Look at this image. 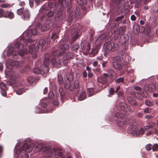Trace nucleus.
<instances>
[{"instance_id":"nucleus-1","label":"nucleus","mask_w":158,"mask_h":158,"mask_svg":"<svg viewBox=\"0 0 158 158\" xmlns=\"http://www.w3.org/2000/svg\"><path fill=\"white\" fill-rule=\"evenodd\" d=\"M37 32L36 28L26 30L23 34V35L18 39L15 44V47L19 50V53L21 56L24 55L27 52L26 50L25 46L27 45L25 43V40L29 43L32 42L30 38L32 35H35L37 34Z\"/></svg>"},{"instance_id":"nucleus-2","label":"nucleus","mask_w":158,"mask_h":158,"mask_svg":"<svg viewBox=\"0 0 158 158\" xmlns=\"http://www.w3.org/2000/svg\"><path fill=\"white\" fill-rule=\"evenodd\" d=\"M27 42L26 41V40H25V43L27 45L25 46L26 50L27 51V52L24 55L21 56L20 55L19 53V50H18L17 48H16L15 47V45L14 46V48L13 46H8V50L7 52V55L8 56H10V55H12L13 56H15L17 55H18L19 53V55L21 56H23L25 54H27L28 52L29 53H32L33 51H37L38 50L39 47L38 44H37V46L34 48V44H32L30 45L29 47V52L27 50L26 47L27 46ZM27 43H28L27 42Z\"/></svg>"},{"instance_id":"nucleus-3","label":"nucleus","mask_w":158,"mask_h":158,"mask_svg":"<svg viewBox=\"0 0 158 158\" xmlns=\"http://www.w3.org/2000/svg\"><path fill=\"white\" fill-rule=\"evenodd\" d=\"M73 56L71 53H68L64 54L62 56V59L60 58L58 60L59 61H57L55 58H53L51 60V62L54 66L56 67H60L62 65H65L69 62Z\"/></svg>"},{"instance_id":"nucleus-4","label":"nucleus","mask_w":158,"mask_h":158,"mask_svg":"<svg viewBox=\"0 0 158 158\" xmlns=\"http://www.w3.org/2000/svg\"><path fill=\"white\" fill-rule=\"evenodd\" d=\"M18 65L19 66V67L21 66L20 63L18 61H14L10 59L7 60L6 62V66L7 69L5 71L6 76L7 77H9L11 79H13L14 77L15 73L11 70H9L8 69H12L11 68H10V66L12 67V66H17Z\"/></svg>"},{"instance_id":"nucleus-5","label":"nucleus","mask_w":158,"mask_h":158,"mask_svg":"<svg viewBox=\"0 0 158 158\" xmlns=\"http://www.w3.org/2000/svg\"><path fill=\"white\" fill-rule=\"evenodd\" d=\"M139 125L136 123H132L128 127L127 131L128 133L131 134L134 136H138L139 135H142L144 133L143 128H138Z\"/></svg>"},{"instance_id":"nucleus-6","label":"nucleus","mask_w":158,"mask_h":158,"mask_svg":"<svg viewBox=\"0 0 158 158\" xmlns=\"http://www.w3.org/2000/svg\"><path fill=\"white\" fill-rule=\"evenodd\" d=\"M45 153L43 158H63L64 157L61 151L55 148L48 149L45 152Z\"/></svg>"},{"instance_id":"nucleus-7","label":"nucleus","mask_w":158,"mask_h":158,"mask_svg":"<svg viewBox=\"0 0 158 158\" xmlns=\"http://www.w3.org/2000/svg\"><path fill=\"white\" fill-rule=\"evenodd\" d=\"M49 64V61L48 59L46 58L44 60V64L41 65V68H35L33 70V72L35 73H40L43 75L47 73L49 71L48 66Z\"/></svg>"},{"instance_id":"nucleus-8","label":"nucleus","mask_w":158,"mask_h":158,"mask_svg":"<svg viewBox=\"0 0 158 158\" xmlns=\"http://www.w3.org/2000/svg\"><path fill=\"white\" fill-rule=\"evenodd\" d=\"M69 77H68V75H66L67 79L65 81L64 83V87L65 89H69L70 91H72L74 89V82L73 81V77L71 74L69 75Z\"/></svg>"},{"instance_id":"nucleus-9","label":"nucleus","mask_w":158,"mask_h":158,"mask_svg":"<svg viewBox=\"0 0 158 158\" xmlns=\"http://www.w3.org/2000/svg\"><path fill=\"white\" fill-rule=\"evenodd\" d=\"M102 47L104 50L112 52L116 51L118 49L117 44L112 42H106L103 45Z\"/></svg>"},{"instance_id":"nucleus-10","label":"nucleus","mask_w":158,"mask_h":158,"mask_svg":"<svg viewBox=\"0 0 158 158\" xmlns=\"http://www.w3.org/2000/svg\"><path fill=\"white\" fill-rule=\"evenodd\" d=\"M114 109L116 111H120L122 110L124 112H127L131 110V108L130 106L125 103L122 102L119 104L118 106H115L114 107Z\"/></svg>"},{"instance_id":"nucleus-11","label":"nucleus","mask_w":158,"mask_h":158,"mask_svg":"<svg viewBox=\"0 0 158 158\" xmlns=\"http://www.w3.org/2000/svg\"><path fill=\"white\" fill-rule=\"evenodd\" d=\"M81 52H82L85 55H86L90 49V44L85 40L83 41L81 44Z\"/></svg>"},{"instance_id":"nucleus-12","label":"nucleus","mask_w":158,"mask_h":158,"mask_svg":"<svg viewBox=\"0 0 158 158\" xmlns=\"http://www.w3.org/2000/svg\"><path fill=\"white\" fill-rule=\"evenodd\" d=\"M144 89L145 90L149 92H153L155 90L158 92V82L156 83L155 85L153 84H146L144 86Z\"/></svg>"},{"instance_id":"nucleus-13","label":"nucleus","mask_w":158,"mask_h":158,"mask_svg":"<svg viewBox=\"0 0 158 158\" xmlns=\"http://www.w3.org/2000/svg\"><path fill=\"white\" fill-rule=\"evenodd\" d=\"M149 128H152L154 131L155 133L156 134L157 131L158 126H157L155 123L153 122H150L149 123V126H145L143 128L144 132L148 131Z\"/></svg>"},{"instance_id":"nucleus-14","label":"nucleus","mask_w":158,"mask_h":158,"mask_svg":"<svg viewBox=\"0 0 158 158\" xmlns=\"http://www.w3.org/2000/svg\"><path fill=\"white\" fill-rule=\"evenodd\" d=\"M30 146H32L33 148H35V151L36 152H38L43 150L44 148V144L42 143L38 144L37 143H32L29 144Z\"/></svg>"},{"instance_id":"nucleus-15","label":"nucleus","mask_w":158,"mask_h":158,"mask_svg":"<svg viewBox=\"0 0 158 158\" xmlns=\"http://www.w3.org/2000/svg\"><path fill=\"white\" fill-rule=\"evenodd\" d=\"M50 39L49 38H47L45 39H41L38 44L39 45L42 47H43L45 45H47L48 43L50 42Z\"/></svg>"},{"instance_id":"nucleus-16","label":"nucleus","mask_w":158,"mask_h":158,"mask_svg":"<svg viewBox=\"0 0 158 158\" xmlns=\"http://www.w3.org/2000/svg\"><path fill=\"white\" fill-rule=\"evenodd\" d=\"M30 17V15L28 9H26L23 12L22 19L25 20H28Z\"/></svg>"},{"instance_id":"nucleus-17","label":"nucleus","mask_w":158,"mask_h":158,"mask_svg":"<svg viewBox=\"0 0 158 158\" xmlns=\"http://www.w3.org/2000/svg\"><path fill=\"white\" fill-rule=\"evenodd\" d=\"M128 39L129 38L127 36H124L122 35L120 37L119 42L123 45L126 44L128 41Z\"/></svg>"},{"instance_id":"nucleus-18","label":"nucleus","mask_w":158,"mask_h":158,"mask_svg":"<svg viewBox=\"0 0 158 158\" xmlns=\"http://www.w3.org/2000/svg\"><path fill=\"white\" fill-rule=\"evenodd\" d=\"M108 35V33L103 34L100 35L98 38L96 42L99 44L101 42L104 40Z\"/></svg>"},{"instance_id":"nucleus-19","label":"nucleus","mask_w":158,"mask_h":158,"mask_svg":"<svg viewBox=\"0 0 158 158\" xmlns=\"http://www.w3.org/2000/svg\"><path fill=\"white\" fill-rule=\"evenodd\" d=\"M117 111L115 115L117 117L121 118L123 119L126 118V114L124 113H122L121 112H119Z\"/></svg>"},{"instance_id":"nucleus-20","label":"nucleus","mask_w":158,"mask_h":158,"mask_svg":"<svg viewBox=\"0 0 158 158\" xmlns=\"http://www.w3.org/2000/svg\"><path fill=\"white\" fill-rule=\"evenodd\" d=\"M99 49L98 47L96 46L95 48H92L91 51L90 52L89 54L91 56H94L96 55L98 52Z\"/></svg>"},{"instance_id":"nucleus-21","label":"nucleus","mask_w":158,"mask_h":158,"mask_svg":"<svg viewBox=\"0 0 158 158\" xmlns=\"http://www.w3.org/2000/svg\"><path fill=\"white\" fill-rule=\"evenodd\" d=\"M86 94L85 91L82 90L80 94V101H82L86 98Z\"/></svg>"},{"instance_id":"nucleus-22","label":"nucleus","mask_w":158,"mask_h":158,"mask_svg":"<svg viewBox=\"0 0 158 158\" xmlns=\"http://www.w3.org/2000/svg\"><path fill=\"white\" fill-rule=\"evenodd\" d=\"M49 24V23L48 22L46 24H44L41 27V31H44L49 29L50 28Z\"/></svg>"},{"instance_id":"nucleus-23","label":"nucleus","mask_w":158,"mask_h":158,"mask_svg":"<svg viewBox=\"0 0 158 158\" xmlns=\"http://www.w3.org/2000/svg\"><path fill=\"white\" fill-rule=\"evenodd\" d=\"M118 3V2L116 0H112L110 3V7L112 8H114L116 6Z\"/></svg>"},{"instance_id":"nucleus-24","label":"nucleus","mask_w":158,"mask_h":158,"mask_svg":"<svg viewBox=\"0 0 158 158\" xmlns=\"http://www.w3.org/2000/svg\"><path fill=\"white\" fill-rule=\"evenodd\" d=\"M127 100L128 102L131 104L135 105L136 104V102L134 98L131 97H127Z\"/></svg>"},{"instance_id":"nucleus-25","label":"nucleus","mask_w":158,"mask_h":158,"mask_svg":"<svg viewBox=\"0 0 158 158\" xmlns=\"http://www.w3.org/2000/svg\"><path fill=\"white\" fill-rule=\"evenodd\" d=\"M112 64L113 67L117 69H120L121 68V65L117 62H113Z\"/></svg>"},{"instance_id":"nucleus-26","label":"nucleus","mask_w":158,"mask_h":158,"mask_svg":"<svg viewBox=\"0 0 158 158\" xmlns=\"http://www.w3.org/2000/svg\"><path fill=\"white\" fill-rule=\"evenodd\" d=\"M142 0H137L136 2V5L137 6H138L141 3ZM143 4H145L149 2L150 0H142Z\"/></svg>"},{"instance_id":"nucleus-27","label":"nucleus","mask_w":158,"mask_h":158,"mask_svg":"<svg viewBox=\"0 0 158 158\" xmlns=\"http://www.w3.org/2000/svg\"><path fill=\"white\" fill-rule=\"evenodd\" d=\"M94 88H90L87 89V94L90 97L94 95Z\"/></svg>"},{"instance_id":"nucleus-28","label":"nucleus","mask_w":158,"mask_h":158,"mask_svg":"<svg viewBox=\"0 0 158 158\" xmlns=\"http://www.w3.org/2000/svg\"><path fill=\"white\" fill-rule=\"evenodd\" d=\"M69 45L66 43H64L60 46V48L62 49H67L69 48Z\"/></svg>"},{"instance_id":"nucleus-29","label":"nucleus","mask_w":158,"mask_h":158,"mask_svg":"<svg viewBox=\"0 0 158 158\" xmlns=\"http://www.w3.org/2000/svg\"><path fill=\"white\" fill-rule=\"evenodd\" d=\"M25 89L24 88H19L16 91V93L18 95H20L25 92Z\"/></svg>"},{"instance_id":"nucleus-30","label":"nucleus","mask_w":158,"mask_h":158,"mask_svg":"<svg viewBox=\"0 0 158 158\" xmlns=\"http://www.w3.org/2000/svg\"><path fill=\"white\" fill-rule=\"evenodd\" d=\"M58 81L59 84L61 85L63 84V80L61 75L58 74Z\"/></svg>"},{"instance_id":"nucleus-31","label":"nucleus","mask_w":158,"mask_h":158,"mask_svg":"<svg viewBox=\"0 0 158 158\" xmlns=\"http://www.w3.org/2000/svg\"><path fill=\"white\" fill-rule=\"evenodd\" d=\"M62 14V12L60 10L58 11L55 16L56 20H57L61 16Z\"/></svg>"},{"instance_id":"nucleus-32","label":"nucleus","mask_w":158,"mask_h":158,"mask_svg":"<svg viewBox=\"0 0 158 158\" xmlns=\"http://www.w3.org/2000/svg\"><path fill=\"white\" fill-rule=\"evenodd\" d=\"M73 50L77 52L79 48V45L78 44H75L73 45L72 47Z\"/></svg>"},{"instance_id":"nucleus-33","label":"nucleus","mask_w":158,"mask_h":158,"mask_svg":"<svg viewBox=\"0 0 158 158\" xmlns=\"http://www.w3.org/2000/svg\"><path fill=\"white\" fill-rule=\"evenodd\" d=\"M24 9L23 8H20L18 9L17 10V13L18 15H21L23 14V13L24 12Z\"/></svg>"},{"instance_id":"nucleus-34","label":"nucleus","mask_w":158,"mask_h":158,"mask_svg":"<svg viewBox=\"0 0 158 158\" xmlns=\"http://www.w3.org/2000/svg\"><path fill=\"white\" fill-rule=\"evenodd\" d=\"M46 112L45 111V112H43V111H42L41 109L39 107H38L36 108L35 110V112L38 113H48V111L47 110H46Z\"/></svg>"},{"instance_id":"nucleus-35","label":"nucleus","mask_w":158,"mask_h":158,"mask_svg":"<svg viewBox=\"0 0 158 158\" xmlns=\"http://www.w3.org/2000/svg\"><path fill=\"white\" fill-rule=\"evenodd\" d=\"M112 59L113 61V62H117L120 61L121 60V58L119 56H117L113 57Z\"/></svg>"},{"instance_id":"nucleus-36","label":"nucleus","mask_w":158,"mask_h":158,"mask_svg":"<svg viewBox=\"0 0 158 158\" xmlns=\"http://www.w3.org/2000/svg\"><path fill=\"white\" fill-rule=\"evenodd\" d=\"M0 87L1 89H7L6 85L3 82L0 83Z\"/></svg>"},{"instance_id":"nucleus-37","label":"nucleus","mask_w":158,"mask_h":158,"mask_svg":"<svg viewBox=\"0 0 158 158\" xmlns=\"http://www.w3.org/2000/svg\"><path fill=\"white\" fill-rule=\"evenodd\" d=\"M145 104L147 106H151L153 105V103L148 100H145Z\"/></svg>"},{"instance_id":"nucleus-38","label":"nucleus","mask_w":158,"mask_h":158,"mask_svg":"<svg viewBox=\"0 0 158 158\" xmlns=\"http://www.w3.org/2000/svg\"><path fill=\"white\" fill-rule=\"evenodd\" d=\"M40 105L44 108L47 107V104L46 102V100H44V101H40Z\"/></svg>"},{"instance_id":"nucleus-39","label":"nucleus","mask_w":158,"mask_h":158,"mask_svg":"<svg viewBox=\"0 0 158 158\" xmlns=\"http://www.w3.org/2000/svg\"><path fill=\"white\" fill-rule=\"evenodd\" d=\"M28 82L30 83H33L35 81L34 78L31 77H28L27 78Z\"/></svg>"},{"instance_id":"nucleus-40","label":"nucleus","mask_w":158,"mask_h":158,"mask_svg":"<svg viewBox=\"0 0 158 158\" xmlns=\"http://www.w3.org/2000/svg\"><path fill=\"white\" fill-rule=\"evenodd\" d=\"M59 92L61 96L63 97L64 95V92L63 88H60L59 89Z\"/></svg>"},{"instance_id":"nucleus-41","label":"nucleus","mask_w":158,"mask_h":158,"mask_svg":"<svg viewBox=\"0 0 158 158\" xmlns=\"http://www.w3.org/2000/svg\"><path fill=\"white\" fill-rule=\"evenodd\" d=\"M108 73L111 76L113 77L115 74L114 71L111 69H109L107 70Z\"/></svg>"},{"instance_id":"nucleus-42","label":"nucleus","mask_w":158,"mask_h":158,"mask_svg":"<svg viewBox=\"0 0 158 158\" xmlns=\"http://www.w3.org/2000/svg\"><path fill=\"white\" fill-rule=\"evenodd\" d=\"M11 6V5L7 3H5L1 5V7L2 8L9 7Z\"/></svg>"},{"instance_id":"nucleus-43","label":"nucleus","mask_w":158,"mask_h":158,"mask_svg":"<svg viewBox=\"0 0 158 158\" xmlns=\"http://www.w3.org/2000/svg\"><path fill=\"white\" fill-rule=\"evenodd\" d=\"M152 148L153 151H157L158 150V144H155L153 146H152Z\"/></svg>"},{"instance_id":"nucleus-44","label":"nucleus","mask_w":158,"mask_h":158,"mask_svg":"<svg viewBox=\"0 0 158 158\" xmlns=\"http://www.w3.org/2000/svg\"><path fill=\"white\" fill-rule=\"evenodd\" d=\"M5 17H8L10 19H12L14 17V15L12 12H10L9 13L7 16H5Z\"/></svg>"},{"instance_id":"nucleus-45","label":"nucleus","mask_w":158,"mask_h":158,"mask_svg":"<svg viewBox=\"0 0 158 158\" xmlns=\"http://www.w3.org/2000/svg\"><path fill=\"white\" fill-rule=\"evenodd\" d=\"M48 97L50 99H53V98L54 97V95L52 91H51L49 92L48 94Z\"/></svg>"},{"instance_id":"nucleus-46","label":"nucleus","mask_w":158,"mask_h":158,"mask_svg":"<svg viewBox=\"0 0 158 158\" xmlns=\"http://www.w3.org/2000/svg\"><path fill=\"white\" fill-rule=\"evenodd\" d=\"M152 111V109L151 108H147L144 110V112L146 113H151Z\"/></svg>"},{"instance_id":"nucleus-47","label":"nucleus","mask_w":158,"mask_h":158,"mask_svg":"<svg viewBox=\"0 0 158 158\" xmlns=\"http://www.w3.org/2000/svg\"><path fill=\"white\" fill-rule=\"evenodd\" d=\"M46 10V7L45 6H42L40 10V11H41L42 13H44L45 12Z\"/></svg>"},{"instance_id":"nucleus-48","label":"nucleus","mask_w":158,"mask_h":158,"mask_svg":"<svg viewBox=\"0 0 158 158\" xmlns=\"http://www.w3.org/2000/svg\"><path fill=\"white\" fill-rule=\"evenodd\" d=\"M58 36V34L57 33H54L52 34L51 38L53 40H54L56 39Z\"/></svg>"},{"instance_id":"nucleus-49","label":"nucleus","mask_w":158,"mask_h":158,"mask_svg":"<svg viewBox=\"0 0 158 158\" xmlns=\"http://www.w3.org/2000/svg\"><path fill=\"white\" fill-rule=\"evenodd\" d=\"M6 89H1V90L2 95L4 97H5L6 95Z\"/></svg>"},{"instance_id":"nucleus-50","label":"nucleus","mask_w":158,"mask_h":158,"mask_svg":"<svg viewBox=\"0 0 158 158\" xmlns=\"http://www.w3.org/2000/svg\"><path fill=\"white\" fill-rule=\"evenodd\" d=\"M145 148L147 150L149 151L152 148V145L151 144H148L145 146Z\"/></svg>"},{"instance_id":"nucleus-51","label":"nucleus","mask_w":158,"mask_h":158,"mask_svg":"<svg viewBox=\"0 0 158 158\" xmlns=\"http://www.w3.org/2000/svg\"><path fill=\"white\" fill-rule=\"evenodd\" d=\"M124 79L123 77H120L118 79H117L115 81V82L116 83H119L120 82H123V81Z\"/></svg>"},{"instance_id":"nucleus-52","label":"nucleus","mask_w":158,"mask_h":158,"mask_svg":"<svg viewBox=\"0 0 158 158\" xmlns=\"http://www.w3.org/2000/svg\"><path fill=\"white\" fill-rule=\"evenodd\" d=\"M4 11L3 10L0 8V18H2L3 17H5L3 15Z\"/></svg>"},{"instance_id":"nucleus-53","label":"nucleus","mask_w":158,"mask_h":158,"mask_svg":"<svg viewBox=\"0 0 158 158\" xmlns=\"http://www.w3.org/2000/svg\"><path fill=\"white\" fill-rule=\"evenodd\" d=\"M124 17V16L123 15H122V16H119L116 18V20L118 22L119 21L122 19Z\"/></svg>"},{"instance_id":"nucleus-54","label":"nucleus","mask_w":158,"mask_h":158,"mask_svg":"<svg viewBox=\"0 0 158 158\" xmlns=\"http://www.w3.org/2000/svg\"><path fill=\"white\" fill-rule=\"evenodd\" d=\"M114 92V88H112L110 89L109 93L111 95H113Z\"/></svg>"},{"instance_id":"nucleus-55","label":"nucleus","mask_w":158,"mask_h":158,"mask_svg":"<svg viewBox=\"0 0 158 158\" xmlns=\"http://www.w3.org/2000/svg\"><path fill=\"white\" fill-rule=\"evenodd\" d=\"M86 3V0H80V5H85Z\"/></svg>"},{"instance_id":"nucleus-56","label":"nucleus","mask_w":158,"mask_h":158,"mask_svg":"<svg viewBox=\"0 0 158 158\" xmlns=\"http://www.w3.org/2000/svg\"><path fill=\"white\" fill-rule=\"evenodd\" d=\"M54 15V13L52 11H50L48 14L47 16L48 17H50L53 16Z\"/></svg>"},{"instance_id":"nucleus-57","label":"nucleus","mask_w":158,"mask_h":158,"mask_svg":"<svg viewBox=\"0 0 158 158\" xmlns=\"http://www.w3.org/2000/svg\"><path fill=\"white\" fill-rule=\"evenodd\" d=\"M154 133L155 134V131H154V132H153L151 131H149L146 133V135L147 136H148Z\"/></svg>"},{"instance_id":"nucleus-58","label":"nucleus","mask_w":158,"mask_h":158,"mask_svg":"<svg viewBox=\"0 0 158 158\" xmlns=\"http://www.w3.org/2000/svg\"><path fill=\"white\" fill-rule=\"evenodd\" d=\"M134 89L137 91H141V88L139 86H137L134 87Z\"/></svg>"},{"instance_id":"nucleus-59","label":"nucleus","mask_w":158,"mask_h":158,"mask_svg":"<svg viewBox=\"0 0 158 158\" xmlns=\"http://www.w3.org/2000/svg\"><path fill=\"white\" fill-rule=\"evenodd\" d=\"M98 64V62L97 61H95L93 63V65L94 67H96Z\"/></svg>"},{"instance_id":"nucleus-60","label":"nucleus","mask_w":158,"mask_h":158,"mask_svg":"<svg viewBox=\"0 0 158 158\" xmlns=\"http://www.w3.org/2000/svg\"><path fill=\"white\" fill-rule=\"evenodd\" d=\"M117 33H118V31L116 33H115L114 36V39H117L118 37H119V35L118 34H116Z\"/></svg>"},{"instance_id":"nucleus-61","label":"nucleus","mask_w":158,"mask_h":158,"mask_svg":"<svg viewBox=\"0 0 158 158\" xmlns=\"http://www.w3.org/2000/svg\"><path fill=\"white\" fill-rule=\"evenodd\" d=\"M131 19L132 21H134L135 20L136 17L135 15H132L131 16Z\"/></svg>"},{"instance_id":"nucleus-62","label":"nucleus","mask_w":158,"mask_h":158,"mask_svg":"<svg viewBox=\"0 0 158 158\" xmlns=\"http://www.w3.org/2000/svg\"><path fill=\"white\" fill-rule=\"evenodd\" d=\"M123 93L122 92H119L118 94L117 95L118 97L121 98L123 95Z\"/></svg>"},{"instance_id":"nucleus-63","label":"nucleus","mask_w":158,"mask_h":158,"mask_svg":"<svg viewBox=\"0 0 158 158\" xmlns=\"http://www.w3.org/2000/svg\"><path fill=\"white\" fill-rule=\"evenodd\" d=\"M47 17V15L46 14H44L41 17V20H43L45 17Z\"/></svg>"},{"instance_id":"nucleus-64","label":"nucleus","mask_w":158,"mask_h":158,"mask_svg":"<svg viewBox=\"0 0 158 158\" xmlns=\"http://www.w3.org/2000/svg\"><path fill=\"white\" fill-rule=\"evenodd\" d=\"M107 63V61H106L103 62L102 64V66L103 67H105L106 66V65Z\"/></svg>"}]
</instances>
